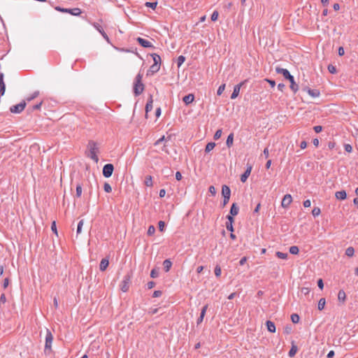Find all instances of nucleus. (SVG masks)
Returning <instances> with one entry per match:
<instances>
[{"instance_id": "obj_1", "label": "nucleus", "mask_w": 358, "mask_h": 358, "mask_svg": "<svg viewBox=\"0 0 358 358\" xmlns=\"http://www.w3.org/2000/svg\"><path fill=\"white\" fill-rule=\"evenodd\" d=\"M275 71L278 73L282 74L285 79H287V81L290 82V89L296 93L299 90V87L294 81V76L290 74L289 71L286 69L280 67H277Z\"/></svg>"}, {"instance_id": "obj_2", "label": "nucleus", "mask_w": 358, "mask_h": 358, "mask_svg": "<svg viewBox=\"0 0 358 358\" xmlns=\"http://www.w3.org/2000/svg\"><path fill=\"white\" fill-rule=\"evenodd\" d=\"M87 149L89 152L87 157L91 158L95 162H97L99 161V158L96 153L99 151V148L96 143L93 141H90L87 144Z\"/></svg>"}, {"instance_id": "obj_3", "label": "nucleus", "mask_w": 358, "mask_h": 358, "mask_svg": "<svg viewBox=\"0 0 358 358\" xmlns=\"http://www.w3.org/2000/svg\"><path fill=\"white\" fill-rule=\"evenodd\" d=\"M143 75L138 73L134 83V93L135 96H139L144 90V85L142 83Z\"/></svg>"}, {"instance_id": "obj_4", "label": "nucleus", "mask_w": 358, "mask_h": 358, "mask_svg": "<svg viewBox=\"0 0 358 358\" xmlns=\"http://www.w3.org/2000/svg\"><path fill=\"white\" fill-rule=\"evenodd\" d=\"M53 341V336L50 331L47 329H46V335H45V343L44 347V353L45 355H49L52 351V343Z\"/></svg>"}, {"instance_id": "obj_5", "label": "nucleus", "mask_w": 358, "mask_h": 358, "mask_svg": "<svg viewBox=\"0 0 358 358\" xmlns=\"http://www.w3.org/2000/svg\"><path fill=\"white\" fill-rule=\"evenodd\" d=\"M26 106L25 101H21L20 103L13 106L10 108V111L12 113H20Z\"/></svg>"}, {"instance_id": "obj_6", "label": "nucleus", "mask_w": 358, "mask_h": 358, "mask_svg": "<svg viewBox=\"0 0 358 358\" xmlns=\"http://www.w3.org/2000/svg\"><path fill=\"white\" fill-rule=\"evenodd\" d=\"M114 166L112 164H105L103 167V176L105 178H110L113 172Z\"/></svg>"}, {"instance_id": "obj_7", "label": "nucleus", "mask_w": 358, "mask_h": 358, "mask_svg": "<svg viewBox=\"0 0 358 358\" xmlns=\"http://www.w3.org/2000/svg\"><path fill=\"white\" fill-rule=\"evenodd\" d=\"M245 82H246V80H244V81L240 83L239 84L236 85L234 87V90L231 95V99H234L238 96V94L240 93L241 87L245 84Z\"/></svg>"}, {"instance_id": "obj_8", "label": "nucleus", "mask_w": 358, "mask_h": 358, "mask_svg": "<svg viewBox=\"0 0 358 358\" xmlns=\"http://www.w3.org/2000/svg\"><path fill=\"white\" fill-rule=\"evenodd\" d=\"M93 26L101 34V36L103 37V38L108 43H110V39H109L108 35L106 34V33L103 29L102 27L99 24L96 23V22L93 24Z\"/></svg>"}, {"instance_id": "obj_9", "label": "nucleus", "mask_w": 358, "mask_h": 358, "mask_svg": "<svg viewBox=\"0 0 358 358\" xmlns=\"http://www.w3.org/2000/svg\"><path fill=\"white\" fill-rule=\"evenodd\" d=\"M136 41L138 42V43L143 48H154V45H152V43L146 40V39H144L143 38H141V37H138Z\"/></svg>"}, {"instance_id": "obj_10", "label": "nucleus", "mask_w": 358, "mask_h": 358, "mask_svg": "<svg viewBox=\"0 0 358 358\" xmlns=\"http://www.w3.org/2000/svg\"><path fill=\"white\" fill-rule=\"evenodd\" d=\"M292 201V197L290 194H285L282 200L281 206L283 208H287Z\"/></svg>"}, {"instance_id": "obj_11", "label": "nucleus", "mask_w": 358, "mask_h": 358, "mask_svg": "<svg viewBox=\"0 0 358 358\" xmlns=\"http://www.w3.org/2000/svg\"><path fill=\"white\" fill-rule=\"evenodd\" d=\"M227 219L228 221L226 222V228L228 231L233 232L234 231L233 222L234 221V217H232L231 215H227Z\"/></svg>"}, {"instance_id": "obj_12", "label": "nucleus", "mask_w": 358, "mask_h": 358, "mask_svg": "<svg viewBox=\"0 0 358 358\" xmlns=\"http://www.w3.org/2000/svg\"><path fill=\"white\" fill-rule=\"evenodd\" d=\"M252 171V166H248L245 172L241 176V181L245 182L250 175Z\"/></svg>"}, {"instance_id": "obj_13", "label": "nucleus", "mask_w": 358, "mask_h": 358, "mask_svg": "<svg viewBox=\"0 0 358 358\" xmlns=\"http://www.w3.org/2000/svg\"><path fill=\"white\" fill-rule=\"evenodd\" d=\"M238 211H239V207L238 206V205L236 203H233L231 206L230 212H229L230 214L229 215H231V217H233L234 216H236L238 215Z\"/></svg>"}, {"instance_id": "obj_14", "label": "nucleus", "mask_w": 358, "mask_h": 358, "mask_svg": "<svg viewBox=\"0 0 358 358\" xmlns=\"http://www.w3.org/2000/svg\"><path fill=\"white\" fill-rule=\"evenodd\" d=\"M152 103H153V99H152V95H150L149 96V99L147 101V103L145 105V113H146V115L152 110Z\"/></svg>"}, {"instance_id": "obj_15", "label": "nucleus", "mask_w": 358, "mask_h": 358, "mask_svg": "<svg viewBox=\"0 0 358 358\" xmlns=\"http://www.w3.org/2000/svg\"><path fill=\"white\" fill-rule=\"evenodd\" d=\"M109 261L106 258H103L101 259L100 264H99V269L101 271H104L107 267L108 266Z\"/></svg>"}, {"instance_id": "obj_16", "label": "nucleus", "mask_w": 358, "mask_h": 358, "mask_svg": "<svg viewBox=\"0 0 358 358\" xmlns=\"http://www.w3.org/2000/svg\"><path fill=\"white\" fill-rule=\"evenodd\" d=\"M222 194L223 197H230L231 190H230V188L227 185H222Z\"/></svg>"}, {"instance_id": "obj_17", "label": "nucleus", "mask_w": 358, "mask_h": 358, "mask_svg": "<svg viewBox=\"0 0 358 358\" xmlns=\"http://www.w3.org/2000/svg\"><path fill=\"white\" fill-rule=\"evenodd\" d=\"M194 99V96L192 94H189L186 96H185L182 99L184 103L186 105H189V103H192Z\"/></svg>"}, {"instance_id": "obj_18", "label": "nucleus", "mask_w": 358, "mask_h": 358, "mask_svg": "<svg viewBox=\"0 0 358 358\" xmlns=\"http://www.w3.org/2000/svg\"><path fill=\"white\" fill-rule=\"evenodd\" d=\"M335 196L338 200H344L347 197V194L345 190H341V191L336 192L335 194Z\"/></svg>"}, {"instance_id": "obj_19", "label": "nucleus", "mask_w": 358, "mask_h": 358, "mask_svg": "<svg viewBox=\"0 0 358 358\" xmlns=\"http://www.w3.org/2000/svg\"><path fill=\"white\" fill-rule=\"evenodd\" d=\"M266 327H267V329L268 331H270L271 333L275 332V330H276L275 325L273 322L268 320L266 322Z\"/></svg>"}, {"instance_id": "obj_20", "label": "nucleus", "mask_w": 358, "mask_h": 358, "mask_svg": "<svg viewBox=\"0 0 358 358\" xmlns=\"http://www.w3.org/2000/svg\"><path fill=\"white\" fill-rule=\"evenodd\" d=\"M163 266L164 271L168 272L172 266V262L169 259H165L163 262Z\"/></svg>"}, {"instance_id": "obj_21", "label": "nucleus", "mask_w": 358, "mask_h": 358, "mask_svg": "<svg viewBox=\"0 0 358 358\" xmlns=\"http://www.w3.org/2000/svg\"><path fill=\"white\" fill-rule=\"evenodd\" d=\"M345 299H346L345 292L343 289H341L338 293V301H341V302H344L345 301Z\"/></svg>"}, {"instance_id": "obj_22", "label": "nucleus", "mask_w": 358, "mask_h": 358, "mask_svg": "<svg viewBox=\"0 0 358 358\" xmlns=\"http://www.w3.org/2000/svg\"><path fill=\"white\" fill-rule=\"evenodd\" d=\"M233 142H234V134L233 133H231L227 138V141H226V145L228 148H230L232 145H233Z\"/></svg>"}, {"instance_id": "obj_23", "label": "nucleus", "mask_w": 358, "mask_h": 358, "mask_svg": "<svg viewBox=\"0 0 358 358\" xmlns=\"http://www.w3.org/2000/svg\"><path fill=\"white\" fill-rule=\"evenodd\" d=\"M307 92H308V94L310 95L313 98L318 97L320 96V92L317 90L308 89Z\"/></svg>"}, {"instance_id": "obj_24", "label": "nucleus", "mask_w": 358, "mask_h": 358, "mask_svg": "<svg viewBox=\"0 0 358 358\" xmlns=\"http://www.w3.org/2000/svg\"><path fill=\"white\" fill-rule=\"evenodd\" d=\"M151 56L152 57L154 64L159 65L160 63H161V57H160V56L159 55L156 54V53L152 54Z\"/></svg>"}, {"instance_id": "obj_25", "label": "nucleus", "mask_w": 358, "mask_h": 358, "mask_svg": "<svg viewBox=\"0 0 358 358\" xmlns=\"http://www.w3.org/2000/svg\"><path fill=\"white\" fill-rule=\"evenodd\" d=\"M145 185L147 187H152V178L151 176H148L145 177Z\"/></svg>"}, {"instance_id": "obj_26", "label": "nucleus", "mask_w": 358, "mask_h": 358, "mask_svg": "<svg viewBox=\"0 0 358 358\" xmlns=\"http://www.w3.org/2000/svg\"><path fill=\"white\" fill-rule=\"evenodd\" d=\"M325 303H326L325 299H324V298L320 299L318 301V305H317L318 309L320 310H323L324 308Z\"/></svg>"}, {"instance_id": "obj_27", "label": "nucleus", "mask_w": 358, "mask_h": 358, "mask_svg": "<svg viewBox=\"0 0 358 358\" xmlns=\"http://www.w3.org/2000/svg\"><path fill=\"white\" fill-rule=\"evenodd\" d=\"M215 146V143H213V142H210L208 143L206 146V148H205V151L206 152H209L210 151H211Z\"/></svg>"}, {"instance_id": "obj_28", "label": "nucleus", "mask_w": 358, "mask_h": 358, "mask_svg": "<svg viewBox=\"0 0 358 358\" xmlns=\"http://www.w3.org/2000/svg\"><path fill=\"white\" fill-rule=\"evenodd\" d=\"M72 15H79L81 13V10L80 8H75L69 10V13Z\"/></svg>"}, {"instance_id": "obj_29", "label": "nucleus", "mask_w": 358, "mask_h": 358, "mask_svg": "<svg viewBox=\"0 0 358 358\" xmlns=\"http://www.w3.org/2000/svg\"><path fill=\"white\" fill-rule=\"evenodd\" d=\"M276 256L282 259H286L288 257V254L282 252L278 251L275 253Z\"/></svg>"}, {"instance_id": "obj_30", "label": "nucleus", "mask_w": 358, "mask_h": 358, "mask_svg": "<svg viewBox=\"0 0 358 358\" xmlns=\"http://www.w3.org/2000/svg\"><path fill=\"white\" fill-rule=\"evenodd\" d=\"M160 69V66L159 64H153L150 67V71L152 73H157V71H159Z\"/></svg>"}, {"instance_id": "obj_31", "label": "nucleus", "mask_w": 358, "mask_h": 358, "mask_svg": "<svg viewBox=\"0 0 358 358\" xmlns=\"http://www.w3.org/2000/svg\"><path fill=\"white\" fill-rule=\"evenodd\" d=\"M291 320L293 323L296 324L299 322V320H300L299 315L296 313H293L291 315Z\"/></svg>"}, {"instance_id": "obj_32", "label": "nucleus", "mask_w": 358, "mask_h": 358, "mask_svg": "<svg viewBox=\"0 0 358 358\" xmlns=\"http://www.w3.org/2000/svg\"><path fill=\"white\" fill-rule=\"evenodd\" d=\"M289 251L292 255H297L299 252V249L297 246L294 245L289 248Z\"/></svg>"}, {"instance_id": "obj_33", "label": "nucleus", "mask_w": 358, "mask_h": 358, "mask_svg": "<svg viewBox=\"0 0 358 358\" xmlns=\"http://www.w3.org/2000/svg\"><path fill=\"white\" fill-rule=\"evenodd\" d=\"M355 253V250L352 247H348L345 250V255L348 257H352Z\"/></svg>"}, {"instance_id": "obj_34", "label": "nucleus", "mask_w": 358, "mask_h": 358, "mask_svg": "<svg viewBox=\"0 0 358 358\" xmlns=\"http://www.w3.org/2000/svg\"><path fill=\"white\" fill-rule=\"evenodd\" d=\"M145 6L146 7H148V8H151L152 9H155L157 6V2L155 1V2H149V1H147L145 3Z\"/></svg>"}, {"instance_id": "obj_35", "label": "nucleus", "mask_w": 358, "mask_h": 358, "mask_svg": "<svg viewBox=\"0 0 358 358\" xmlns=\"http://www.w3.org/2000/svg\"><path fill=\"white\" fill-rule=\"evenodd\" d=\"M185 61V57L183 55H180L177 59V65L180 67Z\"/></svg>"}, {"instance_id": "obj_36", "label": "nucleus", "mask_w": 358, "mask_h": 358, "mask_svg": "<svg viewBox=\"0 0 358 358\" xmlns=\"http://www.w3.org/2000/svg\"><path fill=\"white\" fill-rule=\"evenodd\" d=\"M39 94V92L38 91H36L34 92L31 95H30L29 96L27 97V101H30L33 99H34L35 98H36Z\"/></svg>"}, {"instance_id": "obj_37", "label": "nucleus", "mask_w": 358, "mask_h": 358, "mask_svg": "<svg viewBox=\"0 0 358 358\" xmlns=\"http://www.w3.org/2000/svg\"><path fill=\"white\" fill-rule=\"evenodd\" d=\"M320 213H321V210L318 207H315L312 210V214L314 217H317V216L320 215Z\"/></svg>"}, {"instance_id": "obj_38", "label": "nucleus", "mask_w": 358, "mask_h": 358, "mask_svg": "<svg viewBox=\"0 0 358 358\" xmlns=\"http://www.w3.org/2000/svg\"><path fill=\"white\" fill-rule=\"evenodd\" d=\"M214 272L216 277H220L222 273L221 267L219 265H217L215 268Z\"/></svg>"}, {"instance_id": "obj_39", "label": "nucleus", "mask_w": 358, "mask_h": 358, "mask_svg": "<svg viewBox=\"0 0 358 358\" xmlns=\"http://www.w3.org/2000/svg\"><path fill=\"white\" fill-rule=\"evenodd\" d=\"M296 351H297V348L296 346L295 345H292V348L290 349L289 352V356L290 357H293L295 355V354L296 353Z\"/></svg>"}, {"instance_id": "obj_40", "label": "nucleus", "mask_w": 358, "mask_h": 358, "mask_svg": "<svg viewBox=\"0 0 358 358\" xmlns=\"http://www.w3.org/2000/svg\"><path fill=\"white\" fill-rule=\"evenodd\" d=\"M103 189L106 192L110 193L112 191V187L109 183L105 182L103 185Z\"/></svg>"}, {"instance_id": "obj_41", "label": "nucleus", "mask_w": 358, "mask_h": 358, "mask_svg": "<svg viewBox=\"0 0 358 358\" xmlns=\"http://www.w3.org/2000/svg\"><path fill=\"white\" fill-rule=\"evenodd\" d=\"M82 186L80 184L76 185V196L80 197L82 194Z\"/></svg>"}, {"instance_id": "obj_42", "label": "nucleus", "mask_w": 358, "mask_h": 358, "mask_svg": "<svg viewBox=\"0 0 358 358\" xmlns=\"http://www.w3.org/2000/svg\"><path fill=\"white\" fill-rule=\"evenodd\" d=\"M83 223H84L83 220H81L79 221V222L78 224V227H77V231H76L77 234H79L81 232Z\"/></svg>"}, {"instance_id": "obj_43", "label": "nucleus", "mask_w": 358, "mask_h": 358, "mask_svg": "<svg viewBox=\"0 0 358 358\" xmlns=\"http://www.w3.org/2000/svg\"><path fill=\"white\" fill-rule=\"evenodd\" d=\"M155 227L152 225H150L148 229V232H147L148 235L152 236L155 234Z\"/></svg>"}, {"instance_id": "obj_44", "label": "nucleus", "mask_w": 358, "mask_h": 358, "mask_svg": "<svg viewBox=\"0 0 358 358\" xmlns=\"http://www.w3.org/2000/svg\"><path fill=\"white\" fill-rule=\"evenodd\" d=\"M222 134V129L217 130L214 134V139L215 140L219 139L221 137Z\"/></svg>"}, {"instance_id": "obj_45", "label": "nucleus", "mask_w": 358, "mask_h": 358, "mask_svg": "<svg viewBox=\"0 0 358 358\" xmlns=\"http://www.w3.org/2000/svg\"><path fill=\"white\" fill-rule=\"evenodd\" d=\"M224 89H225V84L221 85L217 89V94L219 96L221 95L222 94L223 91L224 90Z\"/></svg>"}, {"instance_id": "obj_46", "label": "nucleus", "mask_w": 358, "mask_h": 358, "mask_svg": "<svg viewBox=\"0 0 358 358\" xmlns=\"http://www.w3.org/2000/svg\"><path fill=\"white\" fill-rule=\"evenodd\" d=\"M218 15H219L218 12H217V11H216V10H215V11L212 13V15H211V17H210V18H211V20H212V21H213V22H214V21H216V20H217Z\"/></svg>"}, {"instance_id": "obj_47", "label": "nucleus", "mask_w": 358, "mask_h": 358, "mask_svg": "<svg viewBox=\"0 0 358 358\" xmlns=\"http://www.w3.org/2000/svg\"><path fill=\"white\" fill-rule=\"evenodd\" d=\"M328 71H329V73H335L336 72V69L334 66H333L332 64H329L328 66Z\"/></svg>"}, {"instance_id": "obj_48", "label": "nucleus", "mask_w": 358, "mask_h": 358, "mask_svg": "<svg viewBox=\"0 0 358 358\" xmlns=\"http://www.w3.org/2000/svg\"><path fill=\"white\" fill-rule=\"evenodd\" d=\"M301 292L303 294L308 295L310 293V289L308 287H302Z\"/></svg>"}, {"instance_id": "obj_49", "label": "nucleus", "mask_w": 358, "mask_h": 358, "mask_svg": "<svg viewBox=\"0 0 358 358\" xmlns=\"http://www.w3.org/2000/svg\"><path fill=\"white\" fill-rule=\"evenodd\" d=\"M41 105H42V101L36 104V105H34L32 107H31V110L33 111V110H40L41 107Z\"/></svg>"}, {"instance_id": "obj_50", "label": "nucleus", "mask_w": 358, "mask_h": 358, "mask_svg": "<svg viewBox=\"0 0 358 358\" xmlns=\"http://www.w3.org/2000/svg\"><path fill=\"white\" fill-rule=\"evenodd\" d=\"M158 271H157L155 269H152L150 272V277L152 278H156L158 277Z\"/></svg>"}, {"instance_id": "obj_51", "label": "nucleus", "mask_w": 358, "mask_h": 358, "mask_svg": "<svg viewBox=\"0 0 358 358\" xmlns=\"http://www.w3.org/2000/svg\"><path fill=\"white\" fill-rule=\"evenodd\" d=\"M344 149L347 152H351L352 151V147L350 144H345Z\"/></svg>"}, {"instance_id": "obj_52", "label": "nucleus", "mask_w": 358, "mask_h": 358, "mask_svg": "<svg viewBox=\"0 0 358 358\" xmlns=\"http://www.w3.org/2000/svg\"><path fill=\"white\" fill-rule=\"evenodd\" d=\"M162 294V291L160 290H155L152 294V297L157 298L161 296Z\"/></svg>"}, {"instance_id": "obj_53", "label": "nucleus", "mask_w": 358, "mask_h": 358, "mask_svg": "<svg viewBox=\"0 0 358 358\" xmlns=\"http://www.w3.org/2000/svg\"><path fill=\"white\" fill-rule=\"evenodd\" d=\"M6 302V297L5 294H1L0 296V305L4 304Z\"/></svg>"}, {"instance_id": "obj_54", "label": "nucleus", "mask_w": 358, "mask_h": 358, "mask_svg": "<svg viewBox=\"0 0 358 358\" xmlns=\"http://www.w3.org/2000/svg\"><path fill=\"white\" fill-rule=\"evenodd\" d=\"M6 87L5 83L3 81V73H0V87Z\"/></svg>"}, {"instance_id": "obj_55", "label": "nucleus", "mask_w": 358, "mask_h": 358, "mask_svg": "<svg viewBox=\"0 0 358 358\" xmlns=\"http://www.w3.org/2000/svg\"><path fill=\"white\" fill-rule=\"evenodd\" d=\"M159 225V229L162 231L164 230V228L165 227V223L164 221H159L158 223Z\"/></svg>"}, {"instance_id": "obj_56", "label": "nucleus", "mask_w": 358, "mask_h": 358, "mask_svg": "<svg viewBox=\"0 0 358 358\" xmlns=\"http://www.w3.org/2000/svg\"><path fill=\"white\" fill-rule=\"evenodd\" d=\"M313 129L314 131L316 132V133H320V131H322V126H320V125H317V126H315L313 127Z\"/></svg>"}, {"instance_id": "obj_57", "label": "nucleus", "mask_w": 358, "mask_h": 358, "mask_svg": "<svg viewBox=\"0 0 358 358\" xmlns=\"http://www.w3.org/2000/svg\"><path fill=\"white\" fill-rule=\"evenodd\" d=\"M208 190L212 195H215L216 194V189L214 186H210Z\"/></svg>"}, {"instance_id": "obj_58", "label": "nucleus", "mask_w": 358, "mask_h": 358, "mask_svg": "<svg viewBox=\"0 0 358 358\" xmlns=\"http://www.w3.org/2000/svg\"><path fill=\"white\" fill-rule=\"evenodd\" d=\"M158 308H150L148 311V313L150 315H155L158 313Z\"/></svg>"}, {"instance_id": "obj_59", "label": "nucleus", "mask_w": 358, "mask_h": 358, "mask_svg": "<svg viewBox=\"0 0 358 358\" xmlns=\"http://www.w3.org/2000/svg\"><path fill=\"white\" fill-rule=\"evenodd\" d=\"M303 206H304L305 208H308V207H310V205H311V202H310V201L309 199H307V200H305V201H303Z\"/></svg>"}, {"instance_id": "obj_60", "label": "nucleus", "mask_w": 358, "mask_h": 358, "mask_svg": "<svg viewBox=\"0 0 358 358\" xmlns=\"http://www.w3.org/2000/svg\"><path fill=\"white\" fill-rule=\"evenodd\" d=\"M155 285V283L153 281H150L147 283V288L148 289H152Z\"/></svg>"}, {"instance_id": "obj_61", "label": "nucleus", "mask_w": 358, "mask_h": 358, "mask_svg": "<svg viewBox=\"0 0 358 358\" xmlns=\"http://www.w3.org/2000/svg\"><path fill=\"white\" fill-rule=\"evenodd\" d=\"M166 138H165V136H162L160 138H159L155 143V145H159V143H161L162 142H163L164 141H165Z\"/></svg>"}, {"instance_id": "obj_62", "label": "nucleus", "mask_w": 358, "mask_h": 358, "mask_svg": "<svg viewBox=\"0 0 358 358\" xmlns=\"http://www.w3.org/2000/svg\"><path fill=\"white\" fill-rule=\"evenodd\" d=\"M338 53L339 56H343L345 54V50L343 47H340L338 50Z\"/></svg>"}, {"instance_id": "obj_63", "label": "nucleus", "mask_w": 358, "mask_h": 358, "mask_svg": "<svg viewBox=\"0 0 358 358\" xmlns=\"http://www.w3.org/2000/svg\"><path fill=\"white\" fill-rule=\"evenodd\" d=\"M285 333L287 334H289L292 332V327L291 326H287L285 328V330H284Z\"/></svg>"}, {"instance_id": "obj_64", "label": "nucleus", "mask_w": 358, "mask_h": 358, "mask_svg": "<svg viewBox=\"0 0 358 358\" xmlns=\"http://www.w3.org/2000/svg\"><path fill=\"white\" fill-rule=\"evenodd\" d=\"M335 353H334V350H330L327 355V358H333L334 356Z\"/></svg>"}]
</instances>
